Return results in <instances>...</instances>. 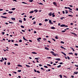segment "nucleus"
<instances>
[{
    "instance_id": "obj_36",
    "label": "nucleus",
    "mask_w": 78,
    "mask_h": 78,
    "mask_svg": "<svg viewBox=\"0 0 78 78\" xmlns=\"http://www.w3.org/2000/svg\"><path fill=\"white\" fill-rule=\"evenodd\" d=\"M21 28H25V27H24V26H21Z\"/></svg>"
},
{
    "instance_id": "obj_45",
    "label": "nucleus",
    "mask_w": 78,
    "mask_h": 78,
    "mask_svg": "<svg viewBox=\"0 0 78 78\" xmlns=\"http://www.w3.org/2000/svg\"><path fill=\"white\" fill-rule=\"evenodd\" d=\"M29 2H33V0H30L29 1Z\"/></svg>"
},
{
    "instance_id": "obj_35",
    "label": "nucleus",
    "mask_w": 78,
    "mask_h": 78,
    "mask_svg": "<svg viewBox=\"0 0 78 78\" xmlns=\"http://www.w3.org/2000/svg\"><path fill=\"white\" fill-rule=\"evenodd\" d=\"M59 76H60V78H62V75H59Z\"/></svg>"
},
{
    "instance_id": "obj_32",
    "label": "nucleus",
    "mask_w": 78,
    "mask_h": 78,
    "mask_svg": "<svg viewBox=\"0 0 78 78\" xmlns=\"http://www.w3.org/2000/svg\"><path fill=\"white\" fill-rule=\"evenodd\" d=\"M43 41H47V39L45 38H43Z\"/></svg>"
},
{
    "instance_id": "obj_9",
    "label": "nucleus",
    "mask_w": 78,
    "mask_h": 78,
    "mask_svg": "<svg viewBox=\"0 0 78 78\" xmlns=\"http://www.w3.org/2000/svg\"><path fill=\"white\" fill-rule=\"evenodd\" d=\"M61 53H62V54H63V55H64L65 56H67V55H66V54L64 53L63 52H61Z\"/></svg>"
},
{
    "instance_id": "obj_4",
    "label": "nucleus",
    "mask_w": 78,
    "mask_h": 78,
    "mask_svg": "<svg viewBox=\"0 0 78 78\" xmlns=\"http://www.w3.org/2000/svg\"><path fill=\"white\" fill-rule=\"evenodd\" d=\"M48 15L49 16H51V15H52V13L51 12H50L48 14Z\"/></svg>"
},
{
    "instance_id": "obj_16",
    "label": "nucleus",
    "mask_w": 78,
    "mask_h": 78,
    "mask_svg": "<svg viewBox=\"0 0 78 78\" xmlns=\"http://www.w3.org/2000/svg\"><path fill=\"white\" fill-rule=\"evenodd\" d=\"M32 54H37V53L35 52H31Z\"/></svg>"
},
{
    "instance_id": "obj_60",
    "label": "nucleus",
    "mask_w": 78,
    "mask_h": 78,
    "mask_svg": "<svg viewBox=\"0 0 78 78\" xmlns=\"http://www.w3.org/2000/svg\"><path fill=\"white\" fill-rule=\"evenodd\" d=\"M74 35H75V36H76V37H77V34H75Z\"/></svg>"
},
{
    "instance_id": "obj_1",
    "label": "nucleus",
    "mask_w": 78,
    "mask_h": 78,
    "mask_svg": "<svg viewBox=\"0 0 78 78\" xmlns=\"http://www.w3.org/2000/svg\"><path fill=\"white\" fill-rule=\"evenodd\" d=\"M50 53H51V54H52V55H53L54 56H56V54H55V52H54L51 51Z\"/></svg>"
},
{
    "instance_id": "obj_50",
    "label": "nucleus",
    "mask_w": 78,
    "mask_h": 78,
    "mask_svg": "<svg viewBox=\"0 0 78 78\" xmlns=\"http://www.w3.org/2000/svg\"><path fill=\"white\" fill-rule=\"evenodd\" d=\"M33 24H34V25H35V24H36V21H34V22Z\"/></svg>"
},
{
    "instance_id": "obj_40",
    "label": "nucleus",
    "mask_w": 78,
    "mask_h": 78,
    "mask_svg": "<svg viewBox=\"0 0 78 78\" xmlns=\"http://www.w3.org/2000/svg\"><path fill=\"white\" fill-rule=\"evenodd\" d=\"M67 58H68V59H69V60H70V57H69V56H67Z\"/></svg>"
},
{
    "instance_id": "obj_64",
    "label": "nucleus",
    "mask_w": 78,
    "mask_h": 78,
    "mask_svg": "<svg viewBox=\"0 0 78 78\" xmlns=\"http://www.w3.org/2000/svg\"><path fill=\"white\" fill-rule=\"evenodd\" d=\"M34 71L35 72H37L36 71V69H34Z\"/></svg>"
},
{
    "instance_id": "obj_54",
    "label": "nucleus",
    "mask_w": 78,
    "mask_h": 78,
    "mask_svg": "<svg viewBox=\"0 0 78 78\" xmlns=\"http://www.w3.org/2000/svg\"><path fill=\"white\" fill-rule=\"evenodd\" d=\"M37 40L38 41V42H40V41H41V40H39V39L38 38L37 39Z\"/></svg>"
},
{
    "instance_id": "obj_29",
    "label": "nucleus",
    "mask_w": 78,
    "mask_h": 78,
    "mask_svg": "<svg viewBox=\"0 0 78 78\" xmlns=\"http://www.w3.org/2000/svg\"><path fill=\"white\" fill-rule=\"evenodd\" d=\"M22 3H23V4H27L26 2H21Z\"/></svg>"
},
{
    "instance_id": "obj_33",
    "label": "nucleus",
    "mask_w": 78,
    "mask_h": 78,
    "mask_svg": "<svg viewBox=\"0 0 78 78\" xmlns=\"http://www.w3.org/2000/svg\"><path fill=\"white\" fill-rule=\"evenodd\" d=\"M21 71H22V70H18L17 71V72H21Z\"/></svg>"
},
{
    "instance_id": "obj_63",
    "label": "nucleus",
    "mask_w": 78,
    "mask_h": 78,
    "mask_svg": "<svg viewBox=\"0 0 78 78\" xmlns=\"http://www.w3.org/2000/svg\"><path fill=\"white\" fill-rule=\"evenodd\" d=\"M63 64V63H62V62L59 63L60 64Z\"/></svg>"
},
{
    "instance_id": "obj_20",
    "label": "nucleus",
    "mask_w": 78,
    "mask_h": 78,
    "mask_svg": "<svg viewBox=\"0 0 78 78\" xmlns=\"http://www.w3.org/2000/svg\"><path fill=\"white\" fill-rule=\"evenodd\" d=\"M38 4H39V5H43V4L41 2H40V3H38Z\"/></svg>"
},
{
    "instance_id": "obj_26",
    "label": "nucleus",
    "mask_w": 78,
    "mask_h": 78,
    "mask_svg": "<svg viewBox=\"0 0 78 78\" xmlns=\"http://www.w3.org/2000/svg\"><path fill=\"white\" fill-rule=\"evenodd\" d=\"M52 17H55V15H54V13H53L52 14Z\"/></svg>"
},
{
    "instance_id": "obj_2",
    "label": "nucleus",
    "mask_w": 78,
    "mask_h": 78,
    "mask_svg": "<svg viewBox=\"0 0 78 78\" xmlns=\"http://www.w3.org/2000/svg\"><path fill=\"white\" fill-rule=\"evenodd\" d=\"M65 9H69V10H70V11H72V9H70V7H65Z\"/></svg>"
},
{
    "instance_id": "obj_3",
    "label": "nucleus",
    "mask_w": 78,
    "mask_h": 78,
    "mask_svg": "<svg viewBox=\"0 0 78 78\" xmlns=\"http://www.w3.org/2000/svg\"><path fill=\"white\" fill-rule=\"evenodd\" d=\"M49 23H51V24H52V25H53V23L51 22V20H49Z\"/></svg>"
},
{
    "instance_id": "obj_18",
    "label": "nucleus",
    "mask_w": 78,
    "mask_h": 78,
    "mask_svg": "<svg viewBox=\"0 0 78 78\" xmlns=\"http://www.w3.org/2000/svg\"><path fill=\"white\" fill-rule=\"evenodd\" d=\"M74 74H75L76 75H77V74H78V72H74Z\"/></svg>"
},
{
    "instance_id": "obj_13",
    "label": "nucleus",
    "mask_w": 78,
    "mask_h": 78,
    "mask_svg": "<svg viewBox=\"0 0 78 78\" xmlns=\"http://www.w3.org/2000/svg\"><path fill=\"white\" fill-rule=\"evenodd\" d=\"M17 66H18V67H22V66L20 65H18Z\"/></svg>"
},
{
    "instance_id": "obj_49",
    "label": "nucleus",
    "mask_w": 78,
    "mask_h": 78,
    "mask_svg": "<svg viewBox=\"0 0 78 78\" xmlns=\"http://www.w3.org/2000/svg\"><path fill=\"white\" fill-rule=\"evenodd\" d=\"M47 66H50H50H51V65H50L49 64H47Z\"/></svg>"
},
{
    "instance_id": "obj_47",
    "label": "nucleus",
    "mask_w": 78,
    "mask_h": 78,
    "mask_svg": "<svg viewBox=\"0 0 78 78\" xmlns=\"http://www.w3.org/2000/svg\"><path fill=\"white\" fill-rule=\"evenodd\" d=\"M60 48H62V49H63V48H64V47L62 46H61L60 47Z\"/></svg>"
},
{
    "instance_id": "obj_62",
    "label": "nucleus",
    "mask_w": 78,
    "mask_h": 78,
    "mask_svg": "<svg viewBox=\"0 0 78 78\" xmlns=\"http://www.w3.org/2000/svg\"><path fill=\"white\" fill-rule=\"evenodd\" d=\"M39 25H42V23H39Z\"/></svg>"
},
{
    "instance_id": "obj_43",
    "label": "nucleus",
    "mask_w": 78,
    "mask_h": 78,
    "mask_svg": "<svg viewBox=\"0 0 78 78\" xmlns=\"http://www.w3.org/2000/svg\"><path fill=\"white\" fill-rule=\"evenodd\" d=\"M19 42H22V40H20L19 41Z\"/></svg>"
},
{
    "instance_id": "obj_38",
    "label": "nucleus",
    "mask_w": 78,
    "mask_h": 78,
    "mask_svg": "<svg viewBox=\"0 0 78 78\" xmlns=\"http://www.w3.org/2000/svg\"><path fill=\"white\" fill-rule=\"evenodd\" d=\"M48 20H47V19H45V22H47V21H48Z\"/></svg>"
},
{
    "instance_id": "obj_52",
    "label": "nucleus",
    "mask_w": 78,
    "mask_h": 78,
    "mask_svg": "<svg viewBox=\"0 0 78 78\" xmlns=\"http://www.w3.org/2000/svg\"><path fill=\"white\" fill-rule=\"evenodd\" d=\"M23 20H24V21H26V19H25V18H23Z\"/></svg>"
},
{
    "instance_id": "obj_27",
    "label": "nucleus",
    "mask_w": 78,
    "mask_h": 78,
    "mask_svg": "<svg viewBox=\"0 0 78 78\" xmlns=\"http://www.w3.org/2000/svg\"><path fill=\"white\" fill-rule=\"evenodd\" d=\"M63 19H65V17H62V18H60V19H61V20H62Z\"/></svg>"
},
{
    "instance_id": "obj_53",
    "label": "nucleus",
    "mask_w": 78,
    "mask_h": 78,
    "mask_svg": "<svg viewBox=\"0 0 78 78\" xmlns=\"http://www.w3.org/2000/svg\"><path fill=\"white\" fill-rule=\"evenodd\" d=\"M13 73H15V74H16V73H17V72H14V71H13Z\"/></svg>"
},
{
    "instance_id": "obj_10",
    "label": "nucleus",
    "mask_w": 78,
    "mask_h": 78,
    "mask_svg": "<svg viewBox=\"0 0 78 78\" xmlns=\"http://www.w3.org/2000/svg\"><path fill=\"white\" fill-rule=\"evenodd\" d=\"M55 60H57V61H61V59L60 58H55Z\"/></svg>"
},
{
    "instance_id": "obj_24",
    "label": "nucleus",
    "mask_w": 78,
    "mask_h": 78,
    "mask_svg": "<svg viewBox=\"0 0 78 78\" xmlns=\"http://www.w3.org/2000/svg\"><path fill=\"white\" fill-rule=\"evenodd\" d=\"M61 65H59L58 66H57V68H59V67H61Z\"/></svg>"
},
{
    "instance_id": "obj_41",
    "label": "nucleus",
    "mask_w": 78,
    "mask_h": 78,
    "mask_svg": "<svg viewBox=\"0 0 78 78\" xmlns=\"http://www.w3.org/2000/svg\"><path fill=\"white\" fill-rule=\"evenodd\" d=\"M55 37V39H58V37H57V36H56V37Z\"/></svg>"
},
{
    "instance_id": "obj_30",
    "label": "nucleus",
    "mask_w": 78,
    "mask_h": 78,
    "mask_svg": "<svg viewBox=\"0 0 78 78\" xmlns=\"http://www.w3.org/2000/svg\"><path fill=\"white\" fill-rule=\"evenodd\" d=\"M19 22H20V23H22V21L21 20H19Z\"/></svg>"
},
{
    "instance_id": "obj_25",
    "label": "nucleus",
    "mask_w": 78,
    "mask_h": 78,
    "mask_svg": "<svg viewBox=\"0 0 78 78\" xmlns=\"http://www.w3.org/2000/svg\"><path fill=\"white\" fill-rule=\"evenodd\" d=\"M33 12H34V11H31L29 12V13H33Z\"/></svg>"
},
{
    "instance_id": "obj_17",
    "label": "nucleus",
    "mask_w": 78,
    "mask_h": 78,
    "mask_svg": "<svg viewBox=\"0 0 78 78\" xmlns=\"http://www.w3.org/2000/svg\"><path fill=\"white\" fill-rule=\"evenodd\" d=\"M45 50H49V49L47 47H45Z\"/></svg>"
},
{
    "instance_id": "obj_34",
    "label": "nucleus",
    "mask_w": 78,
    "mask_h": 78,
    "mask_svg": "<svg viewBox=\"0 0 78 78\" xmlns=\"http://www.w3.org/2000/svg\"><path fill=\"white\" fill-rule=\"evenodd\" d=\"M9 22L10 23H12V24L14 23L12 22H10V21H9Z\"/></svg>"
},
{
    "instance_id": "obj_11",
    "label": "nucleus",
    "mask_w": 78,
    "mask_h": 78,
    "mask_svg": "<svg viewBox=\"0 0 78 78\" xmlns=\"http://www.w3.org/2000/svg\"><path fill=\"white\" fill-rule=\"evenodd\" d=\"M34 12H37L38 10L37 9H35L34 10Z\"/></svg>"
},
{
    "instance_id": "obj_31",
    "label": "nucleus",
    "mask_w": 78,
    "mask_h": 78,
    "mask_svg": "<svg viewBox=\"0 0 78 78\" xmlns=\"http://www.w3.org/2000/svg\"><path fill=\"white\" fill-rule=\"evenodd\" d=\"M15 9H16V8H12V10H15Z\"/></svg>"
},
{
    "instance_id": "obj_44",
    "label": "nucleus",
    "mask_w": 78,
    "mask_h": 78,
    "mask_svg": "<svg viewBox=\"0 0 78 78\" xmlns=\"http://www.w3.org/2000/svg\"><path fill=\"white\" fill-rule=\"evenodd\" d=\"M44 67L45 68H48V67L47 66H44Z\"/></svg>"
},
{
    "instance_id": "obj_28",
    "label": "nucleus",
    "mask_w": 78,
    "mask_h": 78,
    "mask_svg": "<svg viewBox=\"0 0 78 78\" xmlns=\"http://www.w3.org/2000/svg\"><path fill=\"white\" fill-rule=\"evenodd\" d=\"M71 48L73 50V51H75V50H74V49H73V48Z\"/></svg>"
},
{
    "instance_id": "obj_59",
    "label": "nucleus",
    "mask_w": 78,
    "mask_h": 78,
    "mask_svg": "<svg viewBox=\"0 0 78 78\" xmlns=\"http://www.w3.org/2000/svg\"><path fill=\"white\" fill-rule=\"evenodd\" d=\"M75 55H76V56H77L78 55V54H77V53H75Z\"/></svg>"
},
{
    "instance_id": "obj_48",
    "label": "nucleus",
    "mask_w": 78,
    "mask_h": 78,
    "mask_svg": "<svg viewBox=\"0 0 78 78\" xmlns=\"http://www.w3.org/2000/svg\"><path fill=\"white\" fill-rule=\"evenodd\" d=\"M47 58H48V59H51V57H47Z\"/></svg>"
},
{
    "instance_id": "obj_5",
    "label": "nucleus",
    "mask_w": 78,
    "mask_h": 78,
    "mask_svg": "<svg viewBox=\"0 0 78 78\" xmlns=\"http://www.w3.org/2000/svg\"><path fill=\"white\" fill-rule=\"evenodd\" d=\"M1 17H2V18H4L5 19H7V17H5V16H1Z\"/></svg>"
},
{
    "instance_id": "obj_23",
    "label": "nucleus",
    "mask_w": 78,
    "mask_h": 78,
    "mask_svg": "<svg viewBox=\"0 0 78 78\" xmlns=\"http://www.w3.org/2000/svg\"><path fill=\"white\" fill-rule=\"evenodd\" d=\"M68 16H69V17H73V15H68Z\"/></svg>"
},
{
    "instance_id": "obj_22",
    "label": "nucleus",
    "mask_w": 78,
    "mask_h": 78,
    "mask_svg": "<svg viewBox=\"0 0 78 78\" xmlns=\"http://www.w3.org/2000/svg\"><path fill=\"white\" fill-rule=\"evenodd\" d=\"M13 12L12 11H9V14H12V13Z\"/></svg>"
},
{
    "instance_id": "obj_58",
    "label": "nucleus",
    "mask_w": 78,
    "mask_h": 78,
    "mask_svg": "<svg viewBox=\"0 0 78 78\" xmlns=\"http://www.w3.org/2000/svg\"><path fill=\"white\" fill-rule=\"evenodd\" d=\"M41 70H44V68H41Z\"/></svg>"
},
{
    "instance_id": "obj_14",
    "label": "nucleus",
    "mask_w": 78,
    "mask_h": 78,
    "mask_svg": "<svg viewBox=\"0 0 78 78\" xmlns=\"http://www.w3.org/2000/svg\"><path fill=\"white\" fill-rule=\"evenodd\" d=\"M51 28L53 30H55V28L54 27H51Z\"/></svg>"
},
{
    "instance_id": "obj_51",
    "label": "nucleus",
    "mask_w": 78,
    "mask_h": 78,
    "mask_svg": "<svg viewBox=\"0 0 78 78\" xmlns=\"http://www.w3.org/2000/svg\"><path fill=\"white\" fill-rule=\"evenodd\" d=\"M7 64L9 65H10V64H11V63H10V62H8L7 63Z\"/></svg>"
},
{
    "instance_id": "obj_46",
    "label": "nucleus",
    "mask_w": 78,
    "mask_h": 78,
    "mask_svg": "<svg viewBox=\"0 0 78 78\" xmlns=\"http://www.w3.org/2000/svg\"><path fill=\"white\" fill-rule=\"evenodd\" d=\"M37 73H40V72L39 71H37Z\"/></svg>"
},
{
    "instance_id": "obj_19",
    "label": "nucleus",
    "mask_w": 78,
    "mask_h": 78,
    "mask_svg": "<svg viewBox=\"0 0 78 78\" xmlns=\"http://www.w3.org/2000/svg\"><path fill=\"white\" fill-rule=\"evenodd\" d=\"M65 11H66L65 14H67L68 13V11L66 10H65Z\"/></svg>"
},
{
    "instance_id": "obj_8",
    "label": "nucleus",
    "mask_w": 78,
    "mask_h": 78,
    "mask_svg": "<svg viewBox=\"0 0 78 78\" xmlns=\"http://www.w3.org/2000/svg\"><path fill=\"white\" fill-rule=\"evenodd\" d=\"M11 19L13 20H16V18H11Z\"/></svg>"
},
{
    "instance_id": "obj_21",
    "label": "nucleus",
    "mask_w": 78,
    "mask_h": 78,
    "mask_svg": "<svg viewBox=\"0 0 78 78\" xmlns=\"http://www.w3.org/2000/svg\"><path fill=\"white\" fill-rule=\"evenodd\" d=\"M26 67H30V66L29 65H26Z\"/></svg>"
},
{
    "instance_id": "obj_12",
    "label": "nucleus",
    "mask_w": 78,
    "mask_h": 78,
    "mask_svg": "<svg viewBox=\"0 0 78 78\" xmlns=\"http://www.w3.org/2000/svg\"><path fill=\"white\" fill-rule=\"evenodd\" d=\"M23 39L24 40H25V41H28V40L26 39H25V38L24 37H23Z\"/></svg>"
},
{
    "instance_id": "obj_61",
    "label": "nucleus",
    "mask_w": 78,
    "mask_h": 78,
    "mask_svg": "<svg viewBox=\"0 0 78 78\" xmlns=\"http://www.w3.org/2000/svg\"><path fill=\"white\" fill-rule=\"evenodd\" d=\"M35 59H36L37 60H38V59H39L38 58H35Z\"/></svg>"
},
{
    "instance_id": "obj_56",
    "label": "nucleus",
    "mask_w": 78,
    "mask_h": 78,
    "mask_svg": "<svg viewBox=\"0 0 78 78\" xmlns=\"http://www.w3.org/2000/svg\"><path fill=\"white\" fill-rule=\"evenodd\" d=\"M52 40H53V41H54L55 42V41H56V40H55V39H53V38H52Z\"/></svg>"
},
{
    "instance_id": "obj_6",
    "label": "nucleus",
    "mask_w": 78,
    "mask_h": 78,
    "mask_svg": "<svg viewBox=\"0 0 78 78\" xmlns=\"http://www.w3.org/2000/svg\"><path fill=\"white\" fill-rule=\"evenodd\" d=\"M61 27H65V25L64 24H62L60 25Z\"/></svg>"
},
{
    "instance_id": "obj_37",
    "label": "nucleus",
    "mask_w": 78,
    "mask_h": 78,
    "mask_svg": "<svg viewBox=\"0 0 78 78\" xmlns=\"http://www.w3.org/2000/svg\"><path fill=\"white\" fill-rule=\"evenodd\" d=\"M68 54L69 55H73V53H72V52H71L70 53H69Z\"/></svg>"
},
{
    "instance_id": "obj_42",
    "label": "nucleus",
    "mask_w": 78,
    "mask_h": 78,
    "mask_svg": "<svg viewBox=\"0 0 78 78\" xmlns=\"http://www.w3.org/2000/svg\"><path fill=\"white\" fill-rule=\"evenodd\" d=\"M14 45H15V46H19V45L17 44H14Z\"/></svg>"
},
{
    "instance_id": "obj_39",
    "label": "nucleus",
    "mask_w": 78,
    "mask_h": 78,
    "mask_svg": "<svg viewBox=\"0 0 78 78\" xmlns=\"http://www.w3.org/2000/svg\"><path fill=\"white\" fill-rule=\"evenodd\" d=\"M61 44H64V42L63 41H61Z\"/></svg>"
},
{
    "instance_id": "obj_7",
    "label": "nucleus",
    "mask_w": 78,
    "mask_h": 78,
    "mask_svg": "<svg viewBox=\"0 0 78 78\" xmlns=\"http://www.w3.org/2000/svg\"><path fill=\"white\" fill-rule=\"evenodd\" d=\"M53 5H55V6H57V4L55 2H53Z\"/></svg>"
},
{
    "instance_id": "obj_57",
    "label": "nucleus",
    "mask_w": 78,
    "mask_h": 78,
    "mask_svg": "<svg viewBox=\"0 0 78 78\" xmlns=\"http://www.w3.org/2000/svg\"><path fill=\"white\" fill-rule=\"evenodd\" d=\"M2 34L3 35H4V34H5V32H2Z\"/></svg>"
},
{
    "instance_id": "obj_55",
    "label": "nucleus",
    "mask_w": 78,
    "mask_h": 78,
    "mask_svg": "<svg viewBox=\"0 0 78 78\" xmlns=\"http://www.w3.org/2000/svg\"><path fill=\"white\" fill-rule=\"evenodd\" d=\"M71 34H75V33H73V32H71Z\"/></svg>"
},
{
    "instance_id": "obj_15",
    "label": "nucleus",
    "mask_w": 78,
    "mask_h": 78,
    "mask_svg": "<svg viewBox=\"0 0 78 78\" xmlns=\"http://www.w3.org/2000/svg\"><path fill=\"white\" fill-rule=\"evenodd\" d=\"M8 13L6 12H4L2 14L3 15H6Z\"/></svg>"
}]
</instances>
